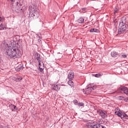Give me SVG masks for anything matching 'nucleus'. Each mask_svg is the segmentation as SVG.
Segmentation results:
<instances>
[{
    "instance_id": "obj_1",
    "label": "nucleus",
    "mask_w": 128,
    "mask_h": 128,
    "mask_svg": "<svg viewBox=\"0 0 128 128\" xmlns=\"http://www.w3.org/2000/svg\"><path fill=\"white\" fill-rule=\"evenodd\" d=\"M8 58H20L22 56V53L20 52L18 47H12V48H8L6 51Z\"/></svg>"
},
{
    "instance_id": "obj_2",
    "label": "nucleus",
    "mask_w": 128,
    "mask_h": 128,
    "mask_svg": "<svg viewBox=\"0 0 128 128\" xmlns=\"http://www.w3.org/2000/svg\"><path fill=\"white\" fill-rule=\"evenodd\" d=\"M126 17H122L118 26V34H124V32H128V26L126 24Z\"/></svg>"
},
{
    "instance_id": "obj_3",
    "label": "nucleus",
    "mask_w": 128,
    "mask_h": 128,
    "mask_svg": "<svg viewBox=\"0 0 128 128\" xmlns=\"http://www.w3.org/2000/svg\"><path fill=\"white\" fill-rule=\"evenodd\" d=\"M30 16L34 18H38L40 16V10L36 8V6H34L30 9Z\"/></svg>"
},
{
    "instance_id": "obj_4",
    "label": "nucleus",
    "mask_w": 128,
    "mask_h": 128,
    "mask_svg": "<svg viewBox=\"0 0 128 128\" xmlns=\"http://www.w3.org/2000/svg\"><path fill=\"white\" fill-rule=\"evenodd\" d=\"M118 112L116 111L115 114H116V116H120L122 120H128V114H122V111L120 110L118 108H116Z\"/></svg>"
},
{
    "instance_id": "obj_5",
    "label": "nucleus",
    "mask_w": 128,
    "mask_h": 128,
    "mask_svg": "<svg viewBox=\"0 0 128 128\" xmlns=\"http://www.w3.org/2000/svg\"><path fill=\"white\" fill-rule=\"evenodd\" d=\"M86 126L88 128H104V126L102 124L101 121H100L99 124H92L88 123Z\"/></svg>"
},
{
    "instance_id": "obj_6",
    "label": "nucleus",
    "mask_w": 128,
    "mask_h": 128,
    "mask_svg": "<svg viewBox=\"0 0 128 128\" xmlns=\"http://www.w3.org/2000/svg\"><path fill=\"white\" fill-rule=\"evenodd\" d=\"M87 86V88H86L84 90H83V92L84 94H90L92 90H94V87H90V86Z\"/></svg>"
},
{
    "instance_id": "obj_7",
    "label": "nucleus",
    "mask_w": 128,
    "mask_h": 128,
    "mask_svg": "<svg viewBox=\"0 0 128 128\" xmlns=\"http://www.w3.org/2000/svg\"><path fill=\"white\" fill-rule=\"evenodd\" d=\"M74 78V73L72 71L69 72L68 74V79L69 80H72Z\"/></svg>"
},
{
    "instance_id": "obj_8",
    "label": "nucleus",
    "mask_w": 128,
    "mask_h": 128,
    "mask_svg": "<svg viewBox=\"0 0 128 128\" xmlns=\"http://www.w3.org/2000/svg\"><path fill=\"white\" fill-rule=\"evenodd\" d=\"M100 116L102 118H104L108 116V112L104 110H102L100 112Z\"/></svg>"
},
{
    "instance_id": "obj_9",
    "label": "nucleus",
    "mask_w": 128,
    "mask_h": 128,
    "mask_svg": "<svg viewBox=\"0 0 128 128\" xmlns=\"http://www.w3.org/2000/svg\"><path fill=\"white\" fill-rule=\"evenodd\" d=\"M120 90L121 92H124V94H126V96H128V88L126 86H121L120 88Z\"/></svg>"
},
{
    "instance_id": "obj_10",
    "label": "nucleus",
    "mask_w": 128,
    "mask_h": 128,
    "mask_svg": "<svg viewBox=\"0 0 128 128\" xmlns=\"http://www.w3.org/2000/svg\"><path fill=\"white\" fill-rule=\"evenodd\" d=\"M52 88L54 90H60V85H58L56 84H53L52 86Z\"/></svg>"
},
{
    "instance_id": "obj_11",
    "label": "nucleus",
    "mask_w": 128,
    "mask_h": 128,
    "mask_svg": "<svg viewBox=\"0 0 128 128\" xmlns=\"http://www.w3.org/2000/svg\"><path fill=\"white\" fill-rule=\"evenodd\" d=\"M110 54H111V56H112V58H116V57L118 56V53L116 51L112 52Z\"/></svg>"
},
{
    "instance_id": "obj_12",
    "label": "nucleus",
    "mask_w": 128,
    "mask_h": 128,
    "mask_svg": "<svg viewBox=\"0 0 128 128\" xmlns=\"http://www.w3.org/2000/svg\"><path fill=\"white\" fill-rule=\"evenodd\" d=\"M36 58L38 61V62L39 64V66H40V62H42V60H40V55L39 54H37L36 56Z\"/></svg>"
},
{
    "instance_id": "obj_13",
    "label": "nucleus",
    "mask_w": 128,
    "mask_h": 128,
    "mask_svg": "<svg viewBox=\"0 0 128 128\" xmlns=\"http://www.w3.org/2000/svg\"><path fill=\"white\" fill-rule=\"evenodd\" d=\"M24 66L22 65H20L16 68V72H20V70H22Z\"/></svg>"
},
{
    "instance_id": "obj_14",
    "label": "nucleus",
    "mask_w": 128,
    "mask_h": 128,
    "mask_svg": "<svg viewBox=\"0 0 128 128\" xmlns=\"http://www.w3.org/2000/svg\"><path fill=\"white\" fill-rule=\"evenodd\" d=\"M84 18L80 17L78 20V22L79 24H84Z\"/></svg>"
},
{
    "instance_id": "obj_15",
    "label": "nucleus",
    "mask_w": 128,
    "mask_h": 128,
    "mask_svg": "<svg viewBox=\"0 0 128 128\" xmlns=\"http://www.w3.org/2000/svg\"><path fill=\"white\" fill-rule=\"evenodd\" d=\"M72 80H69V81L68 82V84H69V86H71L72 88L74 87V82L72 81Z\"/></svg>"
},
{
    "instance_id": "obj_16",
    "label": "nucleus",
    "mask_w": 128,
    "mask_h": 128,
    "mask_svg": "<svg viewBox=\"0 0 128 128\" xmlns=\"http://www.w3.org/2000/svg\"><path fill=\"white\" fill-rule=\"evenodd\" d=\"M22 80V77L18 76L17 78H15V82H20Z\"/></svg>"
},
{
    "instance_id": "obj_17",
    "label": "nucleus",
    "mask_w": 128,
    "mask_h": 128,
    "mask_svg": "<svg viewBox=\"0 0 128 128\" xmlns=\"http://www.w3.org/2000/svg\"><path fill=\"white\" fill-rule=\"evenodd\" d=\"M4 28L5 26L2 23H1L0 25V30H4Z\"/></svg>"
},
{
    "instance_id": "obj_18",
    "label": "nucleus",
    "mask_w": 128,
    "mask_h": 128,
    "mask_svg": "<svg viewBox=\"0 0 128 128\" xmlns=\"http://www.w3.org/2000/svg\"><path fill=\"white\" fill-rule=\"evenodd\" d=\"M102 76V74H100L98 73V74H94V76H95L96 78H100V76Z\"/></svg>"
},
{
    "instance_id": "obj_19",
    "label": "nucleus",
    "mask_w": 128,
    "mask_h": 128,
    "mask_svg": "<svg viewBox=\"0 0 128 128\" xmlns=\"http://www.w3.org/2000/svg\"><path fill=\"white\" fill-rule=\"evenodd\" d=\"M10 110H12V112H14V105L11 104V106H10Z\"/></svg>"
},
{
    "instance_id": "obj_20",
    "label": "nucleus",
    "mask_w": 128,
    "mask_h": 128,
    "mask_svg": "<svg viewBox=\"0 0 128 128\" xmlns=\"http://www.w3.org/2000/svg\"><path fill=\"white\" fill-rule=\"evenodd\" d=\"M4 20V16H0V22H3Z\"/></svg>"
},
{
    "instance_id": "obj_21",
    "label": "nucleus",
    "mask_w": 128,
    "mask_h": 128,
    "mask_svg": "<svg viewBox=\"0 0 128 128\" xmlns=\"http://www.w3.org/2000/svg\"><path fill=\"white\" fill-rule=\"evenodd\" d=\"M96 30H98L96 28H92L90 30V32H96Z\"/></svg>"
},
{
    "instance_id": "obj_22",
    "label": "nucleus",
    "mask_w": 128,
    "mask_h": 128,
    "mask_svg": "<svg viewBox=\"0 0 128 128\" xmlns=\"http://www.w3.org/2000/svg\"><path fill=\"white\" fill-rule=\"evenodd\" d=\"M73 102L74 104H76V106H78V102L76 100H74Z\"/></svg>"
},
{
    "instance_id": "obj_23",
    "label": "nucleus",
    "mask_w": 128,
    "mask_h": 128,
    "mask_svg": "<svg viewBox=\"0 0 128 128\" xmlns=\"http://www.w3.org/2000/svg\"><path fill=\"white\" fill-rule=\"evenodd\" d=\"M80 107V106H84V102H80L78 104Z\"/></svg>"
},
{
    "instance_id": "obj_24",
    "label": "nucleus",
    "mask_w": 128,
    "mask_h": 128,
    "mask_svg": "<svg viewBox=\"0 0 128 128\" xmlns=\"http://www.w3.org/2000/svg\"><path fill=\"white\" fill-rule=\"evenodd\" d=\"M118 9L116 8H115L114 9V14H118Z\"/></svg>"
},
{
    "instance_id": "obj_25",
    "label": "nucleus",
    "mask_w": 128,
    "mask_h": 128,
    "mask_svg": "<svg viewBox=\"0 0 128 128\" xmlns=\"http://www.w3.org/2000/svg\"><path fill=\"white\" fill-rule=\"evenodd\" d=\"M118 100H124V96H120L118 97Z\"/></svg>"
},
{
    "instance_id": "obj_26",
    "label": "nucleus",
    "mask_w": 128,
    "mask_h": 128,
    "mask_svg": "<svg viewBox=\"0 0 128 128\" xmlns=\"http://www.w3.org/2000/svg\"><path fill=\"white\" fill-rule=\"evenodd\" d=\"M14 112H16V110H18V108H17L16 106H14Z\"/></svg>"
},
{
    "instance_id": "obj_27",
    "label": "nucleus",
    "mask_w": 128,
    "mask_h": 128,
    "mask_svg": "<svg viewBox=\"0 0 128 128\" xmlns=\"http://www.w3.org/2000/svg\"><path fill=\"white\" fill-rule=\"evenodd\" d=\"M39 69H40V72H42V71L44 70V68H40V66H39Z\"/></svg>"
},
{
    "instance_id": "obj_28",
    "label": "nucleus",
    "mask_w": 128,
    "mask_h": 128,
    "mask_svg": "<svg viewBox=\"0 0 128 128\" xmlns=\"http://www.w3.org/2000/svg\"><path fill=\"white\" fill-rule=\"evenodd\" d=\"M121 56L122 58H126V54H122V55H121Z\"/></svg>"
},
{
    "instance_id": "obj_29",
    "label": "nucleus",
    "mask_w": 128,
    "mask_h": 128,
    "mask_svg": "<svg viewBox=\"0 0 128 128\" xmlns=\"http://www.w3.org/2000/svg\"><path fill=\"white\" fill-rule=\"evenodd\" d=\"M124 102H128V97L124 99Z\"/></svg>"
},
{
    "instance_id": "obj_30",
    "label": "nucleus",
    "mask_w": 128,
    "mask_h": 128,
    "mask_svg": "<svg viewBox=\"0 0 128 128\" xmlns=\"http://www.w3.org/2000/svg\"><path fill=\"white\" fill-rule=\"evenodd\" d=\"M6 126H0V128H6Z\"/></svg>"
},
{
    "instance_id": "obj_31",
    "label": "nucleus",
    "mask_w": 128,
    "mask_h": 128,
    "mask_svg": "<svg viewBox=\"0 0 128 128\" xmlns=\"http://www.w3.org/2000/svg\"><path fill=\"white\" fill-rule=\"evenodd\" d=\"M16 4H17V6H18V4H19L20 6V3H18V2H16Z\"/></svg>"
},
{
    "instance_id": "obj_32",
    "label": "nucleus",
    "mask_w": 128,
    "mask_h": 128,
    "mask_svg": "<svg viewBox=\"0 0 128 128\" xmlns=\"http://www.w3.org/2000/svg\"><path fill=\"white\" fill-rule=\"evenodd\" d=\"M2 62V60L1 58H0V62Z\"/></svg>"
},
{
    "instance_id": "obj_33",
    "label": "nucleus",
    "mask_w": 128,
    "mask_h": 128,
    "mask_svg": "<svg viewBox=\"0 0 128 128\" xmlns=\"http://www.w3.org/2000/svg\"><path fill=\"white\" fill-rule=\"evenodd\" d=\"M11 0V2H14V0Z\"/></svg>"
},
{
    "instance_id": "obj_34",
    "label": "nucleus",
    "mask_w": 128,
    "mask_h": 128,
    "mask_svg": "<svg viewBox=\"0 0 128 128\" xmlns=\"http://www.w3.org/2000/svg\"><path fill=\"white\" fill-rule=\"evenodd\" d=\"M38 42H40V40H38Z\"/></svg>"
},
{
    "instance_id": "obj_35",
    "label": "nucleus",
    "mask_w": 128,
    "mask_h": 128,
    "mask_svg": "<svg viewBox=\"0 0 128 128\" xmlns=\"http://www.w3.org/2000/svg\"><path fill=\"white\" fill-rule=\"evenodd\" d=\"M42 24H44V22H42Z\"/></svg>"
},
{
    "instance_id": "obj_36",
    "label": "nucleus",
    "mask_w": 128,
    "mask_h": 128,
    "mask_svg": "<svg viewBox=\"0 0 128 128\" xmlns=\"http://www.w3.org/2000/svg\"><path fill=\"white\" fill-rule=\"evenodd\" d=\"M90 86V85H89Z\"/></svg>"
}]
</instances>
